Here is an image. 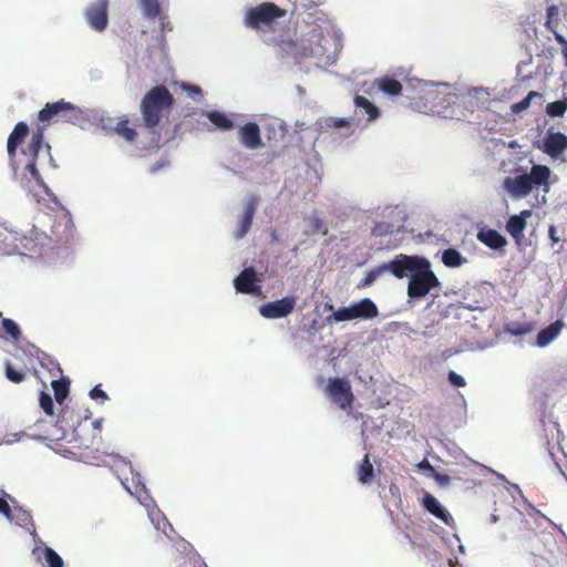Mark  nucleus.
Segmentation results:
<instances>
[{"label": "nucleus", "mask_w": 567, "mask_h": 567, "mask_svg": "<svg viewBox=\"0 0 567 567\" xmlns=\"http://www.w3.org/2000/svg\"><path fill=\"white\" fill-rule=\"evenodd\" d=\"M48 198L39 200L43 207L50 210L47 213L49 231L47 237L56 244H69L75 237V226L70 212L59 202L56 196L47 192Z\"/></svg>", "instance_id": "1"}, {"label": "nucleus", "mask_w": 567, "mask_h": 567, "mask_svg": "<svg viewBox=\"0 0 567 567\" xmlns=\"http://www.w3.org/2000/svg\"><path fill=\"white\" fill-rule=\"evenodd\" d=\"M174 103V96L166 86L156 85L152 87L143 96L140 105L145 127L154 132L161 124L162 118L171 113Z\"/></svg>", "instance_id": "2"}, {"label": "nucleus", "mask_w": 567, "mask_h": 567, "mask_svg": "<svg viewBox=\"0 0 567 567\" xmlns=\"http://www.w3.org/2000/svg\"><path fill=\"white\" fill-rule=\"evenodd\" d=\"M551 171L548 166L536 164L530 168L529 174H522L514 177H506L503 182L504 189L514 198L526 197L533 188L549 186Z\"/></svg>", "instance_id": "3"}, {"label": "nucleus", "mask_w": 567, "mask_h": 567, "mask_svg": "<svg viewBox=\"0 0 567 567\" xmlns=\"http://www.w3.org/2000/svg\"><path fill=\"white\" fill-rule=\"evenodd\" d=\"M39 121L41 122H65L71 124H81L86 120L85 112L79 106L64 102L63 100L48 103L39 112Z\"/></svg>", "instance_id": "4"}, {"label": "nucleus", "mask_w": 567, "mask_h": 567, "mask_svg": "<svg viewBox=\"0 0 567 567\" xmlns=\"http://www.w3.org/2000/svg\"><path fill=\"white\" fill-rule=\"evenodd\" d=\"M441 282L436 275L431 269V264L427 259H423L417 267V270L411 275L408 284V295L410 298H423L432 289L439 288Z\"/></svg>", "instance_id": "5"}, {"label": "nucleus", "mask_w": 567, "mask_h": 567, "mask_svg": "<svg viewBox=\"0 0 567 567\" xmlns=\"http://www.w3.org/2000/svg\"><path fill=\"white\" fill-rule=\"evenodd\" d=\"M287 14L274 2H262L256 7L247 9L245 14V25L251 29H261L271 22L285 18Z\"/></svg>", "instance_id": "6"}, {"label": "nucleus", "mask_w": 567, "mask_h": 567, "mask_svg": "<svg viewBox=\"0 0 567 567\" xmlns=\"http://www.w3.org/2000/svg\"><path fill=\"white\" fill-rule=\"evenodd\" d=\"M378 307L369 299L363 298L359 302L352 303L349 307H342L332 313L336 321H350L354 319H372L378 316Z\"/></svg>", "instance_id": "7"}, {"label": "nucleus", "mask_w": 567, "mask_h": 567, "mask_svg": "<svg viewBox=\"0 0 567 567\" xmlns=\"http://www.w3.org/2000/svg\"><path fill=\"white\" fill-rule=\"evenodd\" d=\"M326 394L341 410L347 411L352 409L354 395L348 380L338 377L329 379Z\"/></svg>", "instance_id": "8"}, {"label": "nucleus", "mask_w": 567, "mask_h": 567, "mask_svg": "<svg viewBox=\"0 0 567 567\" xmlns=\"http://www.w3.org/2000/svg\"><path fill=\"white\" fill-rule=\"evenodd\" d=\"M44 140L43 128L38 127L32 132L31 140L29 141L25 148L22 150V154L27 157L24 169L30 173L32 178L38 183L42 184L41 174L37 168V161L39 153L42 148Z\"/></svg>", "instance_id": "9"}, {"label": "nucleus", "mask_w": 567, "mask_h": 567, "mask_svg": "<svg viewBox=\"0 0 567 567\" xmlns=\"http://www.w3.org/2000/svg\"><path fill=\"white\" fill-rule=\"evenodd\" d=\"M424 258L417 256L398 255L389 264H384V271H391L393 276L401 279L408 275H412L417 270Z\"/></svg>", "instance_id": "10"}, {"label": "nucleus", "mask_w": 567, "mask_h": 567, "mask_svg": "<svg viewBox=\"0 0 567 567\" xmlns=\"http://www.w3.org/2000/svg\"><path fill=\"white\" fill-rule=\"evenodd\" d=\"M296 307V298L292 296L284 297L280 300L267 302L259 308L264 318L278 319L290 315Z\"/></svg>", "instance_id": "11"}, {"label": "nucleus", "mask_w": 567, "mask_h": 567, "mask_svg": "<svg viewBox=\"0 0 567 567\" xmlns=\"http://www.w3.org/2000/svg\"><path fill=\"white\" fill-rule=\"evenodd\" d=\"M107 8L109 0H97L91 4L85 11V18L87 23L95 31H103L107 27Z\"/></svg>", "instance_id": "12"}, {"label": "nucleus", "mask_w": 567, "mask_h": 567, "mask_svg": "<svg viewBox=\"0 0 567 567\" xmlns=\"http://www.w3.org/2000/svg\"><path fill=\"white\" fill-rule=\"evenodd\" d=\"M321 39L322 34L319 31H313L311 33V41L315 44L309 45H301L300 48L297 45V43L292 40L286 42L289 50L296 58H309V56H316V55H323L324 50L321 45Z\"/></svg>", "instance_id": "13"}, {"label": "nucleus", "mask_w": 567, "mask_h": 567, "mask_svg": "<svg viewBox=\"0 0 567 567\" xmlns=\"http://www.w3.org/2000/svg\"><path fill=\"white\" fill-rule=\"evenodd\" d=\"M29 126L24 122H19L11 134L8 137L7 142V152L10 158L11 165L16 167V157L18 147L24 142L27 136L29 135Z\"/></svg>", "instance_id": "14"}, {"label": "nucleus", "mask_w": 567, "mask_h": 567, "mask_svg": "<svg viewBox=\"0 0 567 567\" xmlns=\"http://www.w3.org/2000/svg\"><path fill=\"white\" fill-rule=\"evenodd\" d=\"M258 281L257 272L252 267L245 268L234 280L237 292L252 295L259 292L260 288L256 285Z\"/></svg>", "instance_id": "15"}, {"label": "nucleus", "mask_w": 567, "mask_h": 567, "mask_svg": "<svg viewBox=\"0 0 567 567\" xmlns=\"http://www.w3.org/2000/svg\"><path fill=\"white\" fill-rule=\"evenodd\" d=\"M543 143V152L556 158L567 148V135L561 132H548Z\"/></svg>", "instance_id": "16"}, {"label": "nucleus", "mask_w": 567, "mask_h": 567, "mask_svg": "<svg viewBox=\"0 0 567 567\" xmlns=\"http://www.w3.org/2000/svg\"><path fill=\"white\" fill-rule=\"evenodd\" d=\"M240 143L248 150H257L262 146L260 128L254 122L246 123L239 128Z\"/></svg>", "instance_id": "17"}, {"label": "nucleus", "mask_w": 567, "mask_h": 567, "mask_svg": "<svg viewBox=\"0 0 567 567\" xmlns=\"http://www.w3.org/2000/svg\"><path fill=\"white\" fill-rule=\"evenodd\" d=\"M399 229H394V226L390 223H385V221H379V223H375V225L373 226L372 230H371V235L373 237H380V238H383V237H389V239L386 241H380L379 245H380V248H386V249H393V248H396L399 246V243L398 240H392L391 237L398 233Z\"/></svg>", "instance_id": "18"}, {"label": "nucleus", "mask_w": 567, "mask_h": 567, "mask_svg": "<svg viewBox=\"0 0 567 567\" xmlns=\"http://www.w3.org/2000/svg\"><path fill=\"white\" fill-rule=\"evenodd\" d=\"M532 216V210H522L518 215L509 217L506 224V230L516 240L523 237V233L526 228V220Z\"/></svg>", "instance_id": "19"}, {"label": "nucleus", "mask_w": 567, "mask_h": 567, "mask_svg": "<svg viewBox=\"0 0 567 567\" xmlns=\"http://www.w3.org/2000/svg\"><path fill=\"white\" fill-rule=\"evenodd\" d=\"M476 237L482 244L494 250L503 249L507 245L506 238L492 228L480 229Z\"/></svg>", "instance_id": "20"}, {"label": "nucleus", "mask_w": 567, "mask_h": 567, "mask_svg": "<svg viewBox=\"0 0 567 567\" xmlns=\"http://www.w3.org/2000/svg\"><path fill=\"white\" fill-rule=\"evenodd\" d=\"M423 507L436 518L441 519L445 524H450L453 518L451 514L440 504V502L430 493H425L423 501Z\"/></svg>", "instance_id": "21"}, {"label": "nucleus", "mask_w": 567, "mask_h": 567, "mask_svg": "<svg viewBox=\"0 0 567 567\" xmlns=\"http://www.w3.org/2000/svg\"><path fill=\"white\" fill-rule=\"evenodd\" d=\"M81 419L82 416L80 414L75 415L73 408L65 405L60 410L56 424L63 430V432L73 431L80 424Z\"/></svg>", "instance_id": "22"}, {"label": "nucleus", "mask_w": 567, "mask_h": 567, "mask_svg": "<svg viewBox=\"0 0 567 567\" xmlns=\"http://www.w3.org/2000/svg\"><path fill=\"white\" fill-rule=\"evenodd\" d=\"M373 85L377 86L382 93L390 96L400 95L403 89L401 82L391 75H384L375 79Z\"/></svg>", "instance_id": "23"}, {"label": "nucleus", "mask_w": 567, "mask_h": 567, "mask_svg": "<svg viewBox=\"0 0 567 567\" xmlns=\"http://www.w3.org/2000/svg\"><path fill=\"white\" fill-rule=\"evenodd\" d=\"M255 212H256V203L249 202L245 208V212L240 219L239 226L235 231L234 236L236 239L244 238L246 236V234L249 231V229L252 225Z\"/></svg>", "instance_id": "24"}, {"label": "nucleus", "mask_w": 567, "mask_h": 567, "mask_svg": "<svg viewBox=\"0 0 567 567\" xmlns=\"http://www.w3.org/2000/svg\"><path fill=\"white\" fill-rule=\"evenodd\" d=\"M564 323L560 320H556L545 329L540 330L537 334L536 342L539 347H546L549 344L561 331Z\"/></svg>", "instance_id": "25"}, {"label": "nucleus", "mask_w": 567, "mask_h": 567, "mask_svg": "<svg viewBox=\"0 0 567 567\" xmlns=\"http://www.w3.org/2000/svg\"><path fill=\"white\" fill-rule=\"evenodd\" d=\"M206 116L220 131H230L235 127L233 120L223 112L209 111L206 113Z\"/></svg>", "instance_id": "26"}, {"label": "nucleus", "mask_w": 567, "mask_h": 567, "mask_svg": "<svg viewBox=\"0 0 567 567\" xmlns=\"http://www.w3.org/2000/svg\"><path fill=\"white\" fill-rule=\"evenodd\" d=\"M114 133L123 137L125 141L133 143L137 137V132L134 127L130 126L128 118H120L113 128Z\"/></svg>", "instance_id": "27"}, {"label": "nucleus", "mask_w": 567, "mask_h": 567, "mask_svg": "<svg viewBox=\"0 0 567 567\" xmlns=\"http://www.w3.org/2000/svg\"><path fill=\"white\" fill-rule=\"evenodd\" d=\"M7 519L21 527H28L32 523L31 514L21 506H13Z\"/></svg>", "instance_id": "28"}, {"label": "nucleus", "mask_w": 567, "mask_h": 567, "mask_svg": "<svg viewBox=\"0 0 567 567\" xmlns=\"http://www.w3.org/2000/svg\"><path fill=\"white\" fill-rule=\"evenodd\" d=\"M357 474L359 482L362 484H368L373 480L374 471L369 454L364 455L361 464L357 470Z\"/></svg>", "instance_id": "29"}, {"label": "nucleus", "mask_w": 567, "mask_h": 567, "mask_svg": "<svg viewBox=\"0 0 567 567\" xmlns=\"http://www.w3.org/2000/svg\"><path fill=\"white\" fill-rule=\"evenodd\" d=\"M354 104L368 115V121H374L380 115L379 109L364 96H355Z\"/></svg>", "instance_id": "30"}, {"label": "nucleus", "mask_w": 567, "mask_h": 567, "mask_svg": "<svg viewBox=\"0 0 567 567\" xmlns=\"http://www.w3.org/2000/svg\"><path fill=\"white\" fill-rule=\"evenodd\" d=\"M442 262L446 267L456 268L466 262V259L454 248H447L442 254Z\"/></svg>", "instance_id": "31"}, {"label": "nucleus", "mask_w": 567, "mask_h": 567, "mask_svg": "<svg viewBox=\"0 0 567 567\" xmlns=\"http://www.w3.org/2000/svg\"><path fill=\"white\" fill-rule=\"evenodd\" d=\"M52 389L58 404L62 405L69 394L70 382L66 379L53 380Z\"/></svg>", "instance_id": "32"}, {"label": "nucleus", "mask_w": 567, "mask_h": 567, "mask_svg": "<svg viewBox=\"0 0 567 567\" xmlns=\"http://www.w3.org/2000/svg\"><path fill=\"white\" fill-rule=\"evenodd\" d=\"M42 551L45 563L49 567H63V560L59 554L51 547L45 546L44 548H34L33 554Z\"/></svg>", "instance_id": "33"}, {"label": "nucleus", "mask_w": 567, "mask_h": 567, "mask_svg": "<svg viewBox=\"0 0 567 567\" xmlns=\"http://www.w3.org/2000/svg\"><path fill=\"white\" fill-rule=\"evenodd\" d=\"M537 97V99H542V94L539 92H536V91H530L526 97H524L522 101L519 102H516L514 104H512L511 106V111L514 113V114H519L522 113L523 111L527 110L529 106H530V103L532 101Z\"/></svg>", "instance_id": "34"}, {"label": "nucleus", "mask_w": 567, "mask_h": 567, "mask_svg": "<svg viewBox=\"0 0 567 567\" xmlns=\"http://www.w3.org/2000/svg\"><path fill=\"white\" fill-rule=\"evenodd\" d=\"M143 13L148 19H155L161 13L158 0H140Z\"/></svg>", "instance_id": "35"}, {"label": "nucleus", "mask_w": 567, "mask_h": 567, "mask_svg": "<svg viewBox=\"0 0 567 567\" xmlns=\"http://www.w3.org/2000/svg\"><path fill=\"white\" fill-rule=\"evenodd\" d=\"M567 111V99L550 102L546 106V113L551 117L563 116Z\"/></svg>", "instance_id": "36"}, {"label": "nucleus", "mask_w": 567, "mask_h": 567, "mask_svg": "<svg viewBox=\"0 0 567 567\" xmlns=\"http://www.w3.org/2000/svg\"><path fill=\"white\" fill-rule=\"evenodd\" d=\"M7 379L12 383H21L25 379V373L17 370L11 363L7 362L4 367Z\"/></svg>", "instance_id": "37"}, {"label": "nucleus", "mask_w": 567, "mask_h": 567, "mask_svg": "<svg viewBox=\"0 0 567 567\" xmlns=\"http://www.w3.org/2000/svg\"><path fill=\"white\" fill-rule=\"evenodd\" d=\"M39 403L45 414L52 416L54 414V404L51 395L44 391L40 393Z\"/></svg>", "instance_id": "38"}, {"label": "nucleus", "mask_w": 567, "mask_h": 567, "mask_svg": "<svg viewBox=\"0 0 567 567\" xmlns=\"http://www.w3.org/2000/svg\"><path fill=\"white\" fill-rule=\"evenodd\" d=\"M558 14H559V9L557 6L550 4L547 8V17H546L545 25L547 27L548 30L554 31V29L556 28Z\"/></svg>", "instance_id": "39"}, {"label": "nucleus", "mask_w": 567, "mask_h": 567, "mask_svg": "<svg viewBox=\"0 0 567 567\" xmlns=\"http://www.w3.org/2000/svg\"><path fill=\"white\" fill-rule=\"evenodd\" d=\"M2 328L14 340H18L21 336L19 326L11 319H2Z\"/></svg>", "instance_id": "40"}, {"label": "nucleus", "mask_w": 567, "mask_h": 567, "mask_svg": "<svg viewBox=\"0 0 567 567\" xmlns=\"http://www.w3.org/2000/svg\"><path fill=\"white\" fill-rule=\"evenodd\" d=\"M328 126L333 128H344L346 133L343 136H349L352 133L351 123L346 118H330L328 122Z\"/></svg>", "instance_id": "41"}, {"label": "nucleus", "mask_w": 567, "mask_h": 567, "mask_svg": "<svg viewBox=\"0 0 567 567\" xmlns=\"http://www.w3.org/2000/svg\"><path fill=\"white\" fill-rule=\"evenodd\" d=\"M384 272V268H383V265L375 268V269H372L371 271L368 272V275L365 276L364 278V281H363V285L364 286H369L371 284H373L377 278L379 276H381L382 274Z\"/></svg>", "instance_id": "42"}, {"label": "nucleus", "mask_w": 567, "mask_h": 567, "mask_svg": "<svg viewBox=\"0 0 567 567\" xmlns=\"http://www.w3.org/2000/svg\"><path fill=\"white\" fill-rule=\"evenodd\" d=\"M133 484H134V485H133L134 491L132 489V487H131V486H126V489H127L131 494L135 495L138 499H141V498H142V496H143V494H145V493H146L145 485H144V484H142L140 481H136V482H135L134 480H133Z\"/></svg>", "instance_id": "43"}, {"label": "nucleus", "mask_w": 567, "mask_h": 567, "mask_svg": "<svg viewBox=\"0 0 567 567\" xmlns=\"http://www.w3.org/2000/svg\"><path fill=\"white\" fill-rule=\"evenodd\" d=\"M447 379L450 383L456 388H463L466 385L464 378L454 371L449 372Z\"/></svg>", "instance_id": "44"}, {"label": "nucleus", "mask_w": 567, "mask_h": 567, "mask_svg": "<svg viewBox=\"0 0 567 567\" xmlns=\"http://www.w3.org/2000/svg\"><path fill=\"white\" fill-rule=\"evenodd\" d=\"M90 396L92 400L104 402L109 399L107 394L101 389L100 385L94 386L90 391Z\"/></svg>", "instance_id": "45"}, {"label": "nucleus", "mask_w": 567, "mask_h": 567, "mask_svg": "<svg viewBox=\"0 0 567 567\" xmlns=\"http://www.w3.org/2000/svg\"><path fill=\"white\" fill-rule=\"evenodd\" d=\"M183 90H185L193 99H196L202 94L200 87L192 84H183Z\"/></svg>", "instance_id": "46"}, {"label": "nucleus", "mask_w": 567, "mask_h": 567, "mask_svg": "<svg viewBox=\"0 0 567 567\" xmlns=\"http://www.w3.org/2000/svg\"><path fill=\"white\" fill-rule=\"evenodd\" d=\"M10 511L11 506L9 503L4 498L0 497V513L3 514L6 518H8Z\"/></svg>", "instance_id": "47"}, {"label": "nucleus", "mask_w": 567, "mask_h": 567, "mask_svg": "<svg viewBox=\"0 0 567 567\" xmlns=\"http://www.w3.org/2000/svg\"><path fill=\"white\" fill-rule=\"evenodd\" d=\"M548 236L551 240V244L555 245L559 241V238L556 236V227L554 225H550L548 228Z\"/></svg>", "instance_id": "48"}, {"label": "nucleus", "mask_w": 567, "mask_h": 567, "mask_svg": "<svg viewBox=\"0 0 567 567\" xmlns=\"http://www.w3.org/2000/svg\"><path fill=\"white\" fill-rule=\"evenodd\" d=\"M271 238H272V240H274V241H275V240H278V237H277L276 231H272V234H271Z\"/></svg>", "instance_id": "49"}, {"label": "nucleus", "mask_w": 567, "mask_h": 567, "mask_svg": "<svg viewBox=\"0 0 567 567\" xmlns=\"http://www.w3.org/2000/svg\"><path fill=\"white\" fill-rule=\"evenodd\" d=\"M425 464H423V467H431L430 463L429 462H424Z\"/></svg>", "instance_id": "50"}, {"label": "nucleus", "mask_w": 567, "mask_h": 567, "mask_svg": "<svg viewBox=\"0 0 567 567\" xmlns=\"http://www.w3.org/2000/svg\"><path fill=\"white\" fill-rule=\"evenodd\" d=\"M425 464H423V467H431L430 463L429 462H424Z\"/></svg>", "instance_id": "51"}]
</instances>
